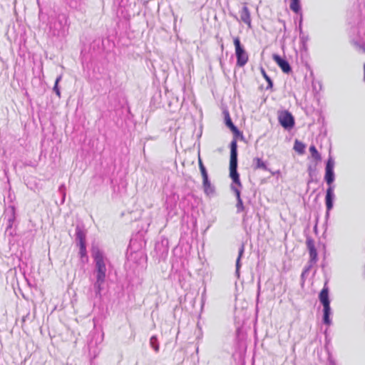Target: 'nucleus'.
<instances>
[{"label":"nucleus","instance_id":"nucleus-14","mask_svg":"<svg viewBox=\"0 0 365 365\" xmlns=\"http://www.w3.org/2000/svg\"><path fill=\"white\" fill-rule=\"evenodd\" d=\"M225 123L227 128L230 129L232 132L233 135L235 137L242 136V133L239 130V129L235 125L232 123V119L230 116V114L227 111L225 112Z\"/></svg>","mask_w":365,"mask_h":365},{"label":"nucleus","instance_id":"nucleus-26","mask_svg":"<svg viewBox=\"0 0 365 365\" xmlns=\"http://www.w3.org/2000/svg\"><path fill=\"white\" fill-rule=\"evenodd\" d=\"M305 145L301 141L296 140L294 144V150L299 154L304 153Z\"/></svg>","mask_w":365,"mask_h":365},{"label":"nucleus","instance_id":"nucleus-38","mask_svg":"<svg viewBox=\"0 0 365 365\" xmlns=\"http://www.w3.org/2000/svg\"><path fill=\"white\" fill-rule=\"evenodd\" d=\"M137 1L142 3L144 6H146L148 3V1H147V0H137Z\"/></svg>","mask_w":365,"mask_h":365},{"label":"nucleus","instance_id":"nucleus-32","mask_svg":"<svg viewBox=\"0 0 365 365\" xmlns=\"http://www.w3.org/2000/svg\"><path fill=\"white\" fill-rule=\"evenodd\" d=\"M58 192L62 195V203H63L66 197V186L64 184H62L59 186Z\"/></svg>","mask_w":365,"mask_h":365},{"label":"nucleus","instance_id":"nucleus-8","mask_svg":"<svg viewBox=\"0 0 365 365\" xmlns=\"http://www.w3.org/2000/svg\"><path fill=\"white\" fill-rule=\"evenodd\" d=\"M280 125L286 130L292 129L294 125V118L288 110L281 112L278 116Z\"/></svg>","mask_w":365,"mask_h":365},{"label":"nucleus","instance_id":"nucleus-39","mask_svg":"<svg viewBox=\"0 0 365 365\" xmlns=\"http://www.w3.org/2000/svg\"><path fill=\"white\" fill-rule=\"evenodd\" d=\"M302 18L301 17L300 21H299V33L301 32V31H302Z\"/></svg>","mask_w":365,"mask_h":365},{"label":"nucleus","instance_id":"nucleus-12","mask_svg":"<svg viewBox=\"0 0 365 365\" xmlns=\"http://www.w3.org/2000/svg\"><path fill=\"white\" fill-rule=\"evenodd\" d=\"M272 58L284 73L288 74L292 71V67L285 58L276 53L272 55Z\"/></svg>","mask_w":365,"mask_h":365},{"label":"nucleus","instance_id":"nucleus-43","mask_svg":"<svg viewBox=\"0 0 365 365\" xmlns=\"http://www.w3.org/2000/svg\"><path fill=\"white\" fill-rule=\"evenodd\" d=\"M199 168H200V170H202V169H205L206 168H205V166L203 165L200 166V167H199Z\"/></svg>","mask_w":365,"mask_h":365},{"label":"nucleus","instance_id":"nucleus-6","mask_svg":"<svg viewBox=\"0 0 365 365\" xmlns=\"http://www.w3.org/2000/svg\"><path fill=\"white\" fill-rule=\"evenodd\" d=\"M103 336V334L100 335L96 332L90 335L91 339L88 341V349L91 356L95 358L100 353V349L98 348L97 345L102 342Z\"/></svg>","mask_w":365,"mask_h":365},{"label":"nucleus","instance_id":"nucleus-44","mask_svg":"<svg viewBox=\"0 0 365 365\" xmlns=\"http://www.w3.org/2000/svg\"><path fill=\"white\" fill-rule=\"evenodd\" d=\"M246 218H247V215L245 214V215L243 216V220H242L243 222H245Z\"/></svg>","mask_w":365,"mask_h":365},{"label":"nucleus","instance_id":"nucleus-28","mask_svg":"<svg viewBox=\"0 0 365 365\" xmlns=\"http://www.w3.org/2000/svg\"><path fill=\"white\" fill-rule=\"evenodd\" d=\"M309 151L312 154V156L317 160V161H319L322 160V157H321V155L319 154V153L317 151L316 147L314 145H311L309 147Z\"/></svg>","mask_w":365,"mask_h":365},{"label":"nucleus","instance_id":"nucleus-19","mask_svg":"<svg viewBox=\"0 0 365 365\" xmlns=\"http://www.w3.org/2000/svg\"><path fill=\"white\" fill-rule=\"evenodd\" d=\"M253 169L254 170H258V169H261V170H266V171H269L270 172L272 175H274V173H272L271 171V170H269L267 165V163L265 162H264L261 158H255L253 159Z\"/></svg>","mask_w":365,"mask_h":365},{"label":"nucleus","instance_id":"nucleus-33","mask_svg":"<svg viewBox=\"0 0 365 365\" xmlns=\"http://www.w3.org/2000/svg\"><path fill=\"white\" fill-rule=\"evenodd\" d=\"M88 262V257L85 256L81 258H80V264L81 267L83 268L86 264H87Z\"/></svg>","mask_w":365,"mask_h":365},{"label":"nucleus","instance_id":"nucleus-22","mask_svg":"<svg viewBox=\"0 0 365 365\" xmlns=\"http://www.w3.org/2000/svg\"><path fill=\"white\" fill-rule=\"evenodd\" d=\"M202 187L207 195H212L215 193V187L211 184L209 178L202 180Z\"/></svg>","mask_w":365,"mask_h":365},{"label":"nucleus","instance_id":"nucleus-46","mask_svg":"<svg viewBox=\"0 0 365 365\" xmlns=\"http://www.w3.org/2000/svg\"><path fill=\"white\" fill-rule=\"evenodd\" d=\"M364 81H365V63H364Z\"/></svg>","mask_w":365,"mask_h":365},{"label":"nucleus","instance_id":"nucleus-40","mask_svg":"<svg viewBox=\"0 0 365 365\" xmlns=\"http://www.w3.org/2000/svg\"><path fill=\"white\" fill-rule=\"evenodd\" d=\"M198 165H199V167L204 165L200 157L198 158Z\"/></svg>","mask_w":365,"mask_h":365},{"label":"nucleus","instance_id":"nucleus-4","mask_svg":"<svg viewBox=\"0 0 365 365\" xmlns=\"http://www.w3.org/2000/svg\"><path fill=\"white\" fill-rule=\"evenodd\" d=\"M76 242L78 246H79L78 256L80 258L88 256L86 251V230L83 224L78 223L76 226Z\"/></svg>","mask_w":365,"mask_h":365},{"label":"nucleus","instance_id":"nucleus-11","mask_svg":"<svg viewBox=\"0 0 365 365\" xmlns=\"http://www.w3.org/2000/svg\"><path fill=\"white\" fill-rule=\"evenodd\" d=\"M306 245L309 254V259L312 263H316L318 260V254L315 247L314 240L312 237L307 235Z\"/></svg>","mask_w":365,"mask_h":365},{"label":"nucleus","instance_id":"nucleus-24","mask_svg":"<svg viewBox=\"0 0 365 365\" xmlns=\"http://www.w3.org/2000/svg\"><path fill=\"white\" fill-rule=\"evenodd\" d=\"M106 279L96 278V281L93 284V289L96 297H101V290L103 289L102 285L104 284Z\"/></svg>","mask_w":365,"mask_h":365},{"label":"nucleus","instance_id":"nucleus-23","mask_svg":"<svg viewBox=\"0 0 365 365\" xmlns=\"http://www.w3.org/2000/svg\"><path fill=\"white\" fill-rule=\"evenodd\" d=\"M245 252V245L244 244H242L239 248L238 251V257L236 260V270H235V274L237 278L240 277V269L241 267V258L244 254Z\"/></svg>","mask_w":365,"mask_h":365},{"label":"nucleus","instance_id":"nucleus-47","mask_svg":"<svg viewBox=\"0 0 365 365\" xmlns=\"http://www.w3.org/2000/svg\"><path fill=\"white\" fill-rule=\"evenodd\" d=\"M312 181V179L309 180L308 183L311 182Z\"/></svg>","mask_w":365,"mask_h":365},{"label":"nucleus","instance_id":"nucleus-3","mask_svg":"<svg viewBox=\"0 0 365 365\" xmlns=\"http://www.w3.org/2000/svg\"><path fill=\"white\" fill-rule=\"evenodd\" d=\"M68 18L66 14H58L50 22V30L53 36H64L68 31Z\"/></svg>","mask_w":365,"mask_h":365},{"label":"nucleus","instance_id":"nucleus-17","mask_svg":"<svg viewBox=\"0 0 365 365\" xmlns=\"http://www.w3.org/2000/svg\"><path fill=\"white\" fill-rule=\"evenodd\" d=\"M232 190L235 192L236 198H237V204H236V208H237V213H240L241 212L245 210V206L243 205L242 200L240 197V190L235 187L234 185H231Z\"/></svg>","mask_w":365,"mask_h":365},{"label":"nucleus","instance_id":"nucleus-10","mask_svg":"<svg viewBox=\"0 0 365 365\" xmlns=\"http://www.w3.org/2000/svg\"><path fill=\"white\" fill-rule=\"evenodd\" d=\"M306 245L309 254V259L312 263H316L318 260V254L315 247L314 240L312 237L307 235Z\"/></svg>","mask_w":365,"mask_h":365},{"label":"nucleus","instance_id":"nucleus-31","mask_svg":"<svg viewBox=\"0 0 365 365\" xmlns=\"http://www.w3.org/2000/svg\"><path fill=\"white\" fill-rule=\"evenodd\" d=\"M309 36L307 34H304L303 31H301V32L299 34V40L303 46L304 48H306V44H307V41H309Z\"/></svg>","mask_w":365,"mask_h":365},{"label":"nucleus","instance_id":"nucleus-37","mask_svg":"<svg viewBox=\"0 0 365 365\" xmlns=\"http://www.w3.org/2000/svg\"><path fill=\"white\" fill-rule=\"evenodd\" d=\"M13 225H14V223H9V222H7V225H6V232H8V231H9V230H11V229L12 228V227H13Z\"/></svg>","mask_w":365,"mask_h":365},{"label":"nucleus","instance_id":"nucleus-9","mask_svg":"<svg viewBox=\"0 0 365 365\" xmlns=\"http://www.w3.org/2000/svg\"><path fill=\"white\" fill-rule=\"evenodd\" d=\"M306 245L309 254V259L312 263H316L318 260V254L315 247L314 240L312 237L307 235Z\"/></svg>","mask_w":365,"mask_h":365},{"label":"nucleus","instance_id":"nucleus-5","mask_svg":"<svg viewBox=\"0 0 365 365\" xmlns=\"http://www.w3.org/2000/svg\"><path fill=\"white\" fill-rule=\"evenodd\" d=\"M233 43L235 48L237 58L236 64L238 67H243L248 61L249 56L238 36L234 38Z\"/></svg>","mask_w":365,"mask_h":365},{"label":"nucleus","instance_id":"nucleus-41","mask_svg":"<svg viewBox=\"0 0 365 365\" xmlns=\"http://www.w3.org/2000/svg\"><path fill=\"white\" fill-rule=\"evenodd\" d=\"M279 21L283 24L284 29L285 30L286 29L285 21L284 20H281V19H279Z\"/></svg>","mask_w":365,"mask_h":365},{"label":"nucleus","instance_id":"nucleus-13","mask_svg":"<svg viewBox=\"0 0 365 365\" xmlns=\"http://www.w3.org/2000/svg\"><path fill=\"white\" fill-rule=\"evenodd\" d=\"M334 187H328L326 190L325 205L327 208V215H329V211L333 208L335 195L334 192Z\"/></svg>","mask_w":365,"mask_h":365},{"label":"nucleus","instance_id":"nucleus-36","mask_svg":"<svg viewBox=\"0 0 365 365\" xmlns=\"http://www.w3.org/2000/svg\"><path fill=\"white\" fill-rule=\"evenodd\" d=\"M363 53H365V45L356 43H355Z\"/></svg>","mask_w":365,"mask_h":365},{"label":"nucleus","instance_id":"nucleus-29","mask_svg":"<svg viewBox=\"0 0 365 365\" xmlns=\"http://www.w3.org/2000/svg\"><path fill=\"white\" fill-rule=\"evenodd\" d=\"M150 344L155 352L159 351V344L155 336H152L150 339Z\"/></svg>","mask_w":365,"mask_h":365},{"label":"nucleus","instance_id":"nucleus-30","mask_svg":"<svg viewBox=\"0 0 365 365\" xmlns=\"http://www.w3.org/2000/svg\"><path fill=\"white\" fill-rule=\"evenodd\" d=\"M61 78H62L61 76H58L56 78V79L55 81L54 86L53 88V92L58 96V98L61 97V91H60V88L58 87V83L61 81Z\"/></svg>","mask_w":365,"mask_h":365},{"label":"nucleus","instance_id":"nucleus-27","mask_svg":"<svg viewBox=\"0 0 365 365\" xmlns=\"http://www.w3.org/2000/svg\"><path fill=\"white\" fill-rule=\"evenodd\" d=\"M261 73L262 76L264 78L266 81L267 82V86L266 88L267 90L272 89L273 87V81L271 79V78L267 74L265 70L263 68H261L260 69Z\"/></svg>","mask_w":365,"mask_h":365},{"label":"nucleus","instance_id":"nucleus-1","mask_svg":"<svg viewBox=\"0 0 365 365\" xmlns=\"http://www.w3.org/2000/svg\"><path fill=\"white\" fill-rule=\"evenodd\" d=\"M91 255L95 262L94 274L96 278L99 279L106 278V266L105 263L106 258L103 252L97 247L93 246L91 249Z\"/></svg>","mask_w":365,"mask_h":365},{"label":"nucleus","instance_id":"nucleus-21","mask_svg":"<svg viewBox=\"0 0 365 365\" xmlns=\"http://www.w3.org/2000/svg\"><path fill=\"white\" fill-rule=\"evenodd\" d=\"M331 314V309L330 305L323 307L322 321L323 323L327 326H330L331 324V319L330 318Z\"/></svg>","mask_w":365,"mask_h":365},{"label":"nucleus","instance_id":"nucleus-20","mask_svg":"<svg viewBox=\"0 0 365 365\" xmlns=\"http://www.w3.org/2000/svg\"><path fill=\"white\" fill-rule=\"evenodd\" d=\"M5 218L9 223H14L16 220V208L14 205L9 206L4 212Z\"/></svg>","mask_w":365,"mask_h":365},{"label":"nucleus","instance_id":"nucleus-35","mask_svg":"<svg viewBox=\"0 0 365 365\" xmlns=\"http://www.w3.org/2000/svg\"><path fill=\"white\" fill-rule=\"evenodd\" d=\"M200 173L202 175V180L203 179H206V178H209L208 177V173H207V169H202V170H200Z\"/></svg>","mask_w":365,"mask_h":365},{"label":"nucleus","instance_id":"nucleus-45","mask_svg":"<svg viewBox=\"0 0 365 365\" xmlns=\"http://www.w3.org/2000/svg\"><path fill=\"white\" fill-rule=\"evenodd\" d=\"M306 274H304V271L302 272V274H301V277L303 278L304 277Z\"/></svg>","mask_w":365,"mask_h":365},{"label":"nucleus","instance_id":"nucleus-16","mask_svg":"<svg viewBox=\"0 0 365 365\" xmlns=\"http://www.w3.org/2000/svg\"><path fill=\"white\" fill-rule=\"evenodd\" d=\"M319 299L323 307L330 305V299L329 297V288L327 284H324L323 289L319 294Z\"/></svg>","mask_w":365,"mask_h":365},{"label":"nucleus","instance_id":"nucleus-42","mask_svg":"<svg viewBox=\"0 0 365 365\" xmlns=\"http://www.w3.org/2000/svg\"><path fill=\"white\" fill-rule=\"evenodd\" d=\"M308 171H309V176L311 177L312 176V166L309 167Z\"/></svg>","mask_w":365,"mask_h":365},{"label":"nucleus","instance_id":"nucleus-34","mask_svg":"<svg viewBox=\"0 0 365 365\" xmlns=\"http://www.w3.org/2000/svg\"><path fill=\"white\" fill-rule=\"evenodd\" d=\"M308 264H309L306 266L303 269L304 274H307L315 263H312L311 260L309 259Z\"/></svg>","mask_w":365,"mask_h":365},{"label":"nucleus","instance_id":"nucleus-2","mask_svg":"<svg viewBox=\"0 0 365 365\" xmlns=\"http://www.w3.org/2000/svg\"><path fill=\"white\" fill-rule=\"evenodd\" d=\"M230 177L233 183L241 187L242 183L240 179V175L237 172V144L235 139L230 143Z\"/></svg>","mask_w":365,"mask_h":365},{"label":"nucleus","instance_id":"nucleus-15","mask_svg":"<svg viewBox=\"0 0 365 365\" xmlns=\"http://www.w3.org/2000/svg\"><path fill=\"white\" fill-rule=\"evenodd\" d=\"M155 250L157 253H160L161 257L166 256L168 253V240L163 239L161 242H157L155 246Z\"/></svg>","mask_w":365,"mask_h":365},{"label":"nucleus","instance_id":"nucleus-25","mask_svg":"<svg viewBox=\"0 0 365 365\" xmlns=\"http://www.w3.org/2000/svg\"><path fill=\"white\" fill-rule=\"evenodd\" d=\"M290 9L296 14H299L302 11L299 0H291Z\"/></svg>","mask_w":365,"mask_h":365},{"label":"nucleus","instance_id":"nucleus-18","mask_svg":"<svg viewBox=\"0 0 365 365\" xmlns=\"http://www.w3.org/2000/svg\"><path fill=\"white\" fill-rule=\"evenodd\" d=\"M241 20L246 24L249 27H251V16L250 12L246 4H244L240 11Z\"/></svg>","mask_w":365,"mask_h":365},{"label":"nucleus","instance_id":"nucleus-7","mask_svg":"<svg viewBox=\"0 0 365 365\" xmlns=\"http://www.w3.org/2000/svg\"><path fill=\"white\" fill-rule=\"evenodd\" d=\"M334 160L331 156L328 158L325 167L324 180L329 187H334L332 184L335 180V175L334 172Z\"/></svg>","mask_w":365,"mask_h":365}]
</instances>
